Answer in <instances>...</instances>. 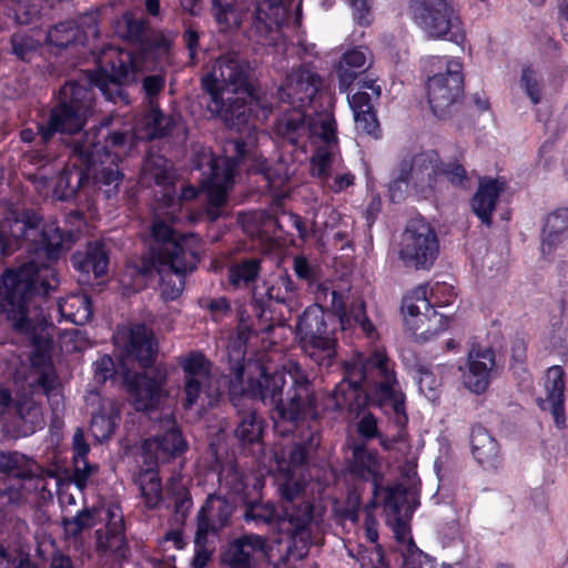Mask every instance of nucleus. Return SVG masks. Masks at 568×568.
<instances>
[{
  "label": "nucleus",
  "mask_w": 568,
  "mask_h": 568,
  "mask_svg": "<svg viewBox=\"0 0 568 568\" xmlns=\"http://www.w3.org/2000/svg\"><path fill=\"white\" fill-rule=\"evenodd\" d=\"M329 400L334 410L347 408L358 415L361 406L369 402L390 414L398 430L396 435L381 437V446L404 464L403 473L407 477L416 474L417 456L405 430L408 422L405 396L398 389L394 369L385 354L374 352L367 358L347 365L346 376L335 386Z\"/></svg>",
  "instance_id": "nucleus-1"
},
{
  "label": "nucleus",
  "mask_w": 568,
  "mask_h": 568,
  "mask_svg": "<svg viewBox=\"0 0 568 568\" xmlns=\"http://www.w3.org/2000/svg\"><path fill=\"white\" fill-rule=\"evenodd\" d=\"M257 376H250L243 394L275 407L274 427L282 435L295 432L308 419L318 416L313 385L296 362H290L283 371L270 373L254 365Z\"/></svg>",
  "instance_id": "nucleus-2"
},
{
  "label": "nucleus",
  "mask_w": 568,
  "mask_h": 568,
  "mask_svg": "<svg viewBox=\"0 0 568 568\" xmlns=\"http://www.w3.org/2000/svg\"><path fill=\"white\" fill-rule=\"evenodd\" d=\"M57 284L54 271L36 260L7 270L0 278V313L7 315L16 332L28 335L34 345L47 339L49 323L32 297L47 295Z\"/></svg>",
  "instance_id": "nucleus-3"
},
{
  "label": "nucleus",
  "mask_w": 568,
  "mask_h": 568,
  "mask_svg": "<svg viewBox=\"0 0 568 568\" xmlns=\"http://www.w3.org/2000/svg\"><path fill=\"white\" fill-rule=\"evenodd\" d=\"M200 250L197 235L176 233L168 223L155 220L149 250L142 255L138 271L144 276L155 272L160 276L161 297L174 301L184 290L186 274L196 268Z\"/></svg>",
  "instance_id": "nucleus-4"
},
{
  "label": "nucleus",
  "mask_w": 568,
  "mask_h": 568,
  "mask_svg": "<svg viewBox=\"0 0 568 568\" xmlns=\"http://www.w3.org/2000/svg\"><path fill=\"white\" fill-rule=\"evenodd\" d=\"M99 71H84L77 80L68 81L60 90L59 101L70 104L85 118L94 101L93 88L106 100L116 103L126 99L122 85L135 81L134 59L128 51L110 49Z\"/></svg>",
  "instance_id": "nucleus-5"
},
{
  "label": "nucleus",
  "mask_w": 568,
  "mask_h": 568,
  "mask_svg": "<svg viewBox=\"0 0 568 568\" xmlns=\"http://www.w3.org/2000/svg\"><path fill=\"white\" fill-rule=\"evenodd\" d=\"M280 493L282 510L278 517V531L287 535L291 540L287 557L301 560L308 554L311 545L313 505L304 499V486L298 481L283 483Z\"/></svg>",
  "instance_id": "nucleus-6"
},
{
  "label": "nucleus",
  "mask_w": 568,
  "mask_h": 568,
  "mask_svg": "<svg viewBox=\"0 0 568 568\" xmlns=\"http://www.w3.org/2000/svg\"><path fill=\"white\" fill-rule=\"evenodd\" d=\"M183 373V406L191 409L196 405L213 407L223 396L221 376L213 363L200 351H192L179 357Z\"/></svg>",
  "instance_id": "nucleus-7"
},
{
  "label": "nucleus",
  "mask_w": 568,
  "mask_h": 568,
  "mask_svg": "<svg viewBox=\"0 0 568 568\" xmlns=\"http://www.w3.org/2000/svg\"><path fill=\"white\" fill-rule=\"evenodd\" d=\"M110 121L104 120L99 126L83 132L70 141L71 154L88 169L98 164L101 158L120 161L134 144V134L130 130L116 131L109 129Z\"/></svg>",
  "instance_id": "nucleus-8"
},
{
  "label": "nucleus",
  "mask_w": 568,
  "mask_h": 568,
  "mask_svg": "<svg viewBox=\"0 0 568 568\" xmlns=\"http://www.w3.org/2000/svg\"><path fill=\"white\" fill-rule=\"evenodd\" d=\"M408 14L428 39L458 45L466 39L463 22L447 0H409Z\"/></svg>",
  "instance_id": "nucleus-9"
},
{
  "label": "nucleus",
  "mask_w": 568,
  "mask_h": 568,
  "mask_svg": "<svg viewBox=\"0 0 568 568\" xmlns=\"http://www.w3.org/2000/svg\"><path fill=\"white\" fill-rule=\"evenodd\" d=\"M230 155L211 160L210 176L203 182L206 191L205 214L211 222L220 219L227 202V191L234 181L237 163L248 154L246 143L242 139H230L225 145Z\"/></svg>",
  "instance_id": "nucleus-10"
},
{
  "label": "nucleus",
  "mask_w": 568,
  "mask_h": 568,
  "mask_svg": "<svg viewBox=\"0 0 568 568\" xmlns=\"http://www.w3.org/2000/svg\"><path fill=\"white\" fill-rule=\"evenodd\" d=\"M254 80L251 63L232 51L216 58L212 71L202 78L201 85L207 94L221 92L254 95Z\"/></svg>",
  "instance_id": "nucleus-11"
},
{
  "label": "nucleus",
  "mask_w": 568,
  "mask_h": 568,
  "mask_svg": "<svg viewBox=\"0 0 568 568\" xmlns=\"http://www.w3.org/2000/svg\"><path fill=\"white\" fill-rule=\"evenodd\" d=\"M439 253L435 230L424 219L408 222L402 237L400 260L416 270L429 268Z\"/></svg>",
  "instance_id": "nucleus-12"
},
{
  "label": "nucleus",
  "mask_w": 568,
  "mask_h": 568,
  "mask_svg": "<svg viewBox=\"0 0 568 568\" xmlns=\"http://www.w3.org/2000/svg\"><path fill=\"white\" fill-rule=\"evenodd\" d=\"M402 311L405 316L410 317H405V324L413 331L417 339L428 341L448 326V318L433 310L427 298L426 286H418L405 296Z\"/></svg>",
  "instance_id": "nucleus-13"
},
{
  "label": "nucleus",
  "mask_w": 568,
  "mask_h": 568,
  "mask_svg": "<svg viewBox=\"0 0 568 568\" xmlns=\"http://www.w3.org/2000/svg\"><path fill=\"white\" fill-rule=\"evenodd\" d=\"M382 490L386 523L393 531L396 548H400L414 541L409 520L418 503L415 493L400 484L383 487Z\"/></svg>",
  "instance_id": "nucleus-14"
},
{
  "label": "nucleus",
  "mask_w": 568,
  "mask_h": 568,
  "mask_svg": "<svg viewBox=\"0 0 568 568\" xmlns=\"http://www.w3.org/2000/svg\"><path fill=\"white\" fill-rule=\"evenodd\" d=\"M26 231H23L22 247L37 258L54 260L63 248L70 247V239L53 224L41 225L39 217L29 212L23 213Z\"/></svg>",
  "instance_id": "nucleus-15"
},
{
  "label": "nucleus",
  "mask_w": 568,
  "mask_h": 568,
  "mask_svg": "<svg viewBox=\"0 0 568 568\" xmlns=\"http://www.w3.org/2000/svg\"><path fill=\"white\" fill-rule=\"evenodd\" d=\"M114 341L121 349L120 362L125 371L133 363H138L142 368L151 367L154 364L158 343L153 332L146 325L132 324L126 329L119 331Z\"/></svg>",
  "instance_id": "nucleus-16"
},
{
  "label": "nucleus",
  "mask_w": 568,
  "mask_h": 568,
  "mask_svg": "<svg viewBox=\"0 0 568 568\" xmlns=\"http://www.w3.org/2000/svg\"><path fill=\"white\" fill-rule=\"evenodd\" d=\"M462 63L452 59L447 62L446 72L437 73L428 79L427 97L433 113L445 118L450 108L460 100L464 91Z\"/></svg>",
  "instance_id": "nucleus-17"
},
{
  "label": "nucleus",
  "mask_w": 568,
  "mask_h": 568,
  "mask_svg": "<svg viewBox=\"0 0 568 568\" xmlns=\"http://www.w3.org/2000/svg\"><path fill=\"white\" fill-rule=\"evenodd\" d=\"M323 80L314 70L300 67L293 70L277 90V99L293 109L310 106L318 94Z\"/></svg>",
  "instance_id": "nucleus-18"
},
{
  "label": "nucleus",
  "mask_w": 568,
  "mask_h": 568,
  "mask_svg": "<svg viewBox=\"0 0 568 568\" xmlns=\"http://www.w3.org/2000/svg\"><path fill=\"white\" fill-rule=\"evenodd\" d=\"M233 511V505L225 497L215 494L209 495L195 517L196 529L194 535H196L197 544L204 537L217 536L227 527Z\"/></svg>",
  "instance_id": "nucleus-19"
},
{
  "label": "nucleus",
  "mask_w": 568,
  "mask_h": 568,
  "mask_svg": "<svg viewBox=\"0 0 568 568\" xmlns=\"http://www.w3.org/2000/svg\"><path fill=\"white\" fill-rule=\"evenodd\" d=\"M141 183L148 186L154 183L162 187L161 201L172 209V212L175 206H180L171 164L164 156L151 152L146 154L141 168Z\"/></svg>",
  "instance_id": "nucleus-20"
},
{
  "label": "nucleus",
  "mask_w": 568,
  "mask_h": 568,
  "mask_svg": "<svg viewBox=\"0 0 568 568\" xmlns=\"http://www.w3.org/2000/svg\"><path fill=\"white\" fill-rule=\"evenodd\" d=\"M124 379L136 410L149 412L159 405L162 396V384L165 379L161 372L156 371L153 376H150L146 373L132 374L130 368H126Z\"/></svg>",
  "instance_id": "nucleus-21"
},
{
  "label": "nucleus",
  "mask_w": 568,
  "mask_h": 568,
  "mask_svg": "<svg viewBox=\"0 0 568 568\" xmlns=\"http://www.w3.org/2000/svg\"><path fill=\"white\" fill-rule=\"evenodd\" d=\"M85 118L78 113L77 109H72L70 104L59 101L51 109L47 124L38 126V133L43 143H48L55 133L68 134L65 144L70 148V141L81 134Z\"/></svg>",
  "instance_id": "nucleus-22"
},
{
  "label": "nucleus",
  "mask_w": 568,
  "mask_h": 568,
  "mask_svg": "<svg viewBox=\"0 0 568 568\" xmlns=\"http://www.w3.org/2000/svg\"><path fill=\"white\" fill-rule=\"evenodd\" d=\"M207 109L212 114L219 115L225 125L236 132L242 131L250 120V109L246 99L253 95L221 93L207 94Z\"/></svg>",
  "instance_id": "nucleus-23"
},
{
  "label": "nucleus",
  "mask_w": 568,
  "mask_h": 568,
  "mask_svg": "<svg viewBox=\"0 0 568 568\" xmlns=\"http://www.w3.org/2000/svg\"><path fill=\"white\" fill-rule=\"evenodd\" d=\"M267 538L256 534H245L229 542L221 552V564L226 568H255V554H266Z\"/></svg>",
  "instance_id": "nucleus-24"
},
{
  "label": "nucleus",
  "mask_w": 568,
  "mask_h": 568,
  "mask_svg": "<svg viewBox=\"0 0 568 568\" xmlns=\"http://www.w3.org/2000/svg\"><path fill=\"white\" fill-rule=\"evenodd\" d=\"M437 153L422 152L417 154H404L397 166L394 169L393 178L408 182L412 180L415 185L433 189V175L437 173Z\"/></svg>",
  "instance_id": "nucleus-25"
},
{
  "label": "nucleus",
  "mask_w": 568,
  "mask_h": 568,
  "mask_svg": "<svg viewBox=\"0 0 568 568\" xmlns=\"http://www.w3.org/2000/svg\"><path fill=\"white\" fill-rule=\"evenodd\" d=\"M325 296L331 295V307L334 314L338 316L339 325L343 331L358 326L362 332L373 338L376 335L374 324L366 316L365 304L361 300L345 301L344 295L337 291L324 288Z\"/></svg>",
  "instance_id": "nucleus-26"
},
{
  "label": "nucleus",
  "mask_w": 568,
  "mask_h": 568,
  "mask_svg": "<svg viewBox=\"0 0 568 568\" xmlns=\"http://www.w3.org/2000/svg\"><path fill=\"white\" fill-rule=\"evenodd\" d=\"M185 448L186 443L181 432L171 424L163 434L146 438L142 445V453L151 470L153 465L168 462L171 457L182 454Z\"/></svg>",
  "instance_id": "nucleus-27"
},
{
  "label": "nucleus",
  "mask_w": 568,
  "mask_h": 568,
  "mask_svg": "<svg viewBox=\"0 0 568 568\" xmlns=\"http://www.w3.org/2000/svg\"><path fill=\"white\" fill-rule=\"evenodd\" d=\"M497 371L498 364L491 348H473L468 354V372L464 375V383L471 392L481 394Z\"/></svg>",
  "instance_id": "nucleus-28"
},
{
  "label": "nucleus",
  "mask_w": 568,
  "mask_h": 568,
  "mask_svg": "<svg viewBox=\"0 0 568 568\" xmlns=\"http://www.w3.org/2000/svg\"><path fill=\"white\" fill-rule=\"evenodd\" d=\"M351 456L347 458V471L353 476L372 480L375 495L377 494L381 476L378 458L375 450L367 448L365 443L353 440L348 444Z\"/></svg>",
  "instance_id": "nucleus-29"
},
{
  "label": "nucleus",
  "mask_w": 568,
  "mask_h": 568,
  "mask_svg": "<svg viewBox=\"0 0 568 568\" xmlns=\"http://www.w3.org/2000/svg\"><path fill=\"white\" fill-rule=\"evenodd\" d=\"M336 337L335 326L329 325L322 306L313 304L304 310L296 323L298 341Z\"/></svg>",
  "instance_id": "nucleus-30"
},
{
  "label": "nucleus",
  "mask_w": 568,
  "mask_h": 568,
  "mask_svg": "<svg viewBox=\"0 0 568 568\" xmlns=\"http://www.w3.org/2000/svg\"><path fill=\"white\" fill-rule=\"evenodd\" d=\"M348 104L353 111L355 130L358 134L379 138L381 128L375 112V103L368 92L357 91L347 97Z\"/></svg>",
  "instance_id": "nucleus-31"
},
{
  "label": "nucleus",
  "mask_w": 568,
  "mask_h": 568,
  "mask_svg": "<svg viewBox=\"0 0 568 568\" xmlns=\"http://www.w3.org/2000/svg\"><path fill=\"white\" fill-rule=\"evenodd\" d=\"M297 287L287 274L278 275L273 282H264L263 287H255L252 293L253 305L291 304L296 296Z\"/></svg>",
  "instance_id": "nucleus-32"
},
{
  "label": "nucleus",
  "mask_w": 568,
  "mask_h": 568,
  "mask_svg": "<svg viewBox=\"0 0 568 568\" xmlns=\"http://www.w3.org/2000/svg\"><path fill=\"white\" fill-rule=\"evenodd\" d=\"M546 399L541 402L542 409H549L556 425L560 428L565 425V372L559 365L548 368L546 376Z\"/></svg>",
  "instance_id": "nucleus-33"
},
{
  "label": "nucleus",
  "mask_w": 568,
  "mask_h": 568,
  "mask_svg": "<svg viewBox=\"0 0 568 568\" xmlns=\"http://www.w3.org/2000/svg\"><path fill=\"white\" fill-rule=\"evenodd\" d=\"M109 516L106 527L95 531L97 550L99 552H112L120 558H125L128 546L124 537L123 518L113 510H109Z\"/></svg>",
  "instance_id": "nucleus-34"
},
{
  "label": "nucleus",
  "mask_w": 568,
  "mask_h": 568,
  "mask_svg": "<svg viewBox=\"0 0 568 568\" xmlns=\"http://www.w3.org/2000/svg\"><path fill=\"white\" fill-rule=\"evenodd\" d=\"M288 16L287 8L282 0H262L257 1L253 27L262 37H267L273 31H277L286 21Z\"/></svg>",
  "instance_id": "nucleus-35"
},
{
  "label": "nucleus",
  "mask_w": 568,
  "mask_h": 568,
  "mask_svg": "<svg viewBox=\"0 0 568 568\" xmlns=\"http://www.w3.org/2000/svg\"><path fill=\"white\" fill-rule=\"evenodd\" d=\"M371 65V52L363 47L346 51L337 68L338 89L346 92L355 79Z\"/></svg>",
  "instance_id": "nucleus-36"
},
{
  "label": "nucleus",
  "mask_w": 568,
  "mask_h": 568,
  "mask_svg": "<svg viewBox=\"0 0 568 568\" xmlns=\"http://www.w3.org/2000/svg\"><path fill=\"white\" fill-rule=\"evenodd\" d=\"M250 170L263 176L268 190L273 191L277 199L286 195L283 187L290 180L291 171L288 164L283 159L270 164L263 156L254 155Z\"/></svg>",
  "instance_id": "nucleus-37"
},
{
  "label": "nucleus",
  "mask_w": 568,
  "mask_h": 568,
  "mask_svg": "<svg viewBox=\"0 0 568 568\" xmlns=\"http://www.w3.org/2000/svg\"><path fill=\"white\" fill-rule=\"evenodd\" d=\"M504 192V183L498 180L487 179L479 183L477 192L471 199V209L480 221L490 226L491 214L496 209L497 201Z\"/></svg>",
  "instance_id": "nucleus-38"
},
{
  "label": "nucleus",
  "mask_w": 568,
  "mask_h": 568,
  "mask_svg": "<svg viewBox=\"0 0 568 568\" xmlns=\"http://www.w3.org/2000/svg\"><path fill=\"white\" fill-rule=\"evenodd\" d=\"M471 453L485 468H496L499 464V445L480 425H475L470 433Z\"/></svg>",
  "instance_id": "nucleus-39"
},
{
  "label": "nucleus",
  "mask_w": 568,
  "mask_h": 568,
  "mask_svg": "<svg viewBox=\"0 0 568 568\" xmlns=\"http://www.w3.org/2000/svg\"><path fill=\"white\" fill-rule=\"evenodd\" d=\"M234 406L236 407L235 437L243 445L258 443L263 435L262 417L252 406H240L237 403H234Z\"/></svg>",
  "instance_id": "nucleus-40"
},
{
  "label": "nucleus",
  "mask_w": 568,
  "mask_h": 568,
  "mask_svg": "<svg viewBox=\"0 0 568 568\" xmlns=\"http://www.w3.org/2000/svg\"><path fill=\"white\" fill-rule=\"evenodd\" d=\"M72 448V480L79 488L83 489L88 479L98 471V466L95 464H90L87 459V456L90 452V446L85 442L84 434L80 428H78L73 434Z\"/></svg>",
  "instance_id": "nucleus-41"
},
{
  "label": "nucleus",
  "mask_w": 568,
  "mask_h": 568,
  "mask_svg": "<svg viewBox=\"0 0 568 568\" xmlns=\"http://www.w3.org/2000/svg\"><path fill=\"white\" fill-rule=\"evenodd\" d=\"M71 261L74 268L87 274L92 272L94 277L102 276L109 264L108 252L101 242L89 243L85 252L74 253Z\"/></svg>",
  "instance_id": "nucleus-42"
},
{
  "label": "nucleus",
  "mask_w": 568,
  "mask_h": 568,
  "mask_svg": "<svg viewBox=\"0 0 568 568\" xmlns=\"http://www.w3.org/2000/svg\"><path fill=\"white\" fill-rule=\"evenodd\" d=\"M55 311L67 321L75 325H84L93 314L91 298L83 293H75L60 298Z\"/></svg>",
  "instance_id": "nucleus-43"
},
{
  "label": "nucleus",
  "mask_w": 568,
  "mask_h": 568,
  "mask_svg": "<svg viewBox=\"0 0 568 568\" xmlns=\"http://www.w3.org/2000/svg\"><path fill=\"white\" fill-rule=\"evenodd\" d=\"M302 353L320 367H331L337 356V338L298 341Z\"/></svg>",
  "instance_id": "nucleus-44"
},
{
  "label": "nucleus",
  "mask_w": 568,
  "mask_h": 568,
  "mask_svg": "<svg viewBox=\"0 0 568 568\" xmlns=\"http://www.w3.org/2000/svg\"><path fill=\"white\" fill-rule=\"evenodd\" d=\"M36 377L32 381L33 386L42 389L48 397L53 413H59L63 406V398L60 388L59 377L51 364H45L34 369Z\"/></svg>",
  "instance_id": "nucleus-45"
},
{
  "label": "nucleus",
  "mask_w": 568,
  "mask_h": 568,
  "mask_svg": "<svg viewBox=\"0 0 568 568\" xmlns=\"http://www.w3.org/2000/svg\"><path fill=\"white\" fill-rule=\"evenodd\" d=\"M118 162L114 159L105 160L101 158V161H98L101 166L93 173V183L103 190L106 199H112L118 194L124 178Z\"/></svg>",
  "instance_id": "nucleus-46"
},
{
  "label": "nucleus",
  "mask_w": 568,
  "mask_h": 568,
  "mask_svg": "<svg viewBox=\"0 0 568 568\" xmlns=\"http://www.w3.org/2000/svg\"><path fill=\"white\" fill-rule=\"evenodd\" d=\"M339 164L337 145H321L312 156L311 172L324 184L333 176V173L341 166Z\"/></svg>",
  "instance_id": "nucleus-47"
},
{
  "label": "nucleus",
  "mask_w": 568,
  "mask_h": 568,
  "mask_svg": "<svg viewBox=\"0 0 568 568\" xmlns=\"http://www.w3.org/2000/svg\"><path fill=\"white\" fill-rule=\"evenodd\" d=\"M23 231H26L23 214L21 216L7 217L0 223L1 256H9L22 247Z\"/></svg>",
  "instance_id": "nucleus-48"
},
{
  "label": "nucleus",
  "mask_w": 568,
  "mask_h": 568,
  "mask_svg": "<svg viewBox=\"0 0 568 568\" xmlns=\"http://www.w3.org/2000/svg\"><path fill=\"white\" fill-rule=\"evenodd\" d=\"M261 273V260L246 257L234 262L229 267V283L235 288L252 286Z\"/></svg>",
  "instance_id": "nucleus-49"
},
{
  "label": "nucleus",
  "mask_w": 568,
  "mask_h": 568,
  "mask_svg": "<svg viewBox=\"0 0 568 568\" xmlns=\"http://www.w3.org/2000/svg\"><path fill=\"white\" fill-rule=\"evenodd\" d=\"M45 41L58 48L70 45H84L83 36L79 33L77 23L72 19L61 21L49 28Z\"/></svg>",
  "instance_id": "nucleus-50"
},
{
  "label": "nucleus",
  "mask_w": 568,
  "mask_h": 568,
  "mask_svg": "<svg viewBox=\"0 0 568 568\" xmlns=\"http://www.w3.org/2000/svg\"><path fill=\"white\" fill-rule=\"evenodd\" d=\"M568 230V210L560 209L550 213L542 229L541 250L546 246L550 250L561 241L564 233Z\"/></svg>",
  "instance_id": "nucleus-51"
},
{
  "label": "nucleus",
  "mask_w": 568,
  "mask_h": 568,
  "mask_svg": "<svg viewBox=\"0 0 568 568\" xmlns=\"http://www.w3.org/2000/svg\"><path fill=\"white\" fill-rule=\"evenodd\" d=\"M171 41L163 36L156 37L152 43L150 44V49L145 51L142 55H133L131 52V57L134 59V72L136 73L141 69V60H151L155 59V64L159 65L161 71L165 70L171 64Z\"/></svg>",
  "instance_id": "nucleus-52"
},
{
  "label": "nucleus",
  "mask_w": 568,
  "mask_h": 568,
  "mask_svg": "<svg viewBox=\"0 0 568 568\" xmlns=\"http://www.w3.org/2000/svg\"><path fill=\"white\" fill-rule=\"evenodd\" d=\"M84 180H87V175L78 168L63 170L58 176L54 185L55 196L61 201L72 199Z\"/></svg>",
  "instance_id": "nucleus-53"
},
{
  "label": "nucleus",
  "mask_w": 568,
  "mask_h": 568,
  "mask_svg": "<svg viewBox=\"0 0 568 568\" xmlns=\"http://www.w3.org/2000/svg\"><path fill=\"white\" fill-rule=\"evenodd\" d=\"M307 115L310 118L308 129L311 133L318 136L324 142V145H337L336 121L333 113L325 111L316 113L314 116Z\"/></svg>",
  "instance_id": "nucleus-54"
},
{
  "label": "nucleus",
  "mask_w": 568,
  "mask_h": 568,
  "mask_svg": "<svg viewBox=\"0 0 568 568\" xmlns=\"http://www.w3.org/2000/svg\"><path fill=\"white\" fill-rule=\"evenodd\" d=\"M95 509L83 508L73 517H63L61 526L67 539H78L84 530L91 529L95 525Z\"/></svg>",
  "instance_id": "nucleus-55"
},
{
  "label": "nucleus",
  "mask_w": 568,
  "mask_h": 568,
  "mask_svg": "<svg viewBox=\"0 0 568 568\" xmlns=\"http://www.w3.org/2000/svg\"><path fill=\"white\" fill-rule=\"evenodd\" d=\"M308 115L302 109H294L292 113L285 114L278 120L276 132L291 144L298 143L300 132L305 129V119Z\"/></svg>",
  "instance_id": "nucleus-56"
},
{
  "label": "nucleus",
  "mask_w": 568,
  "mask_h": 568,
  "mask_svg": "<svg viewBox=\"0 0 568 568\" xmlns=\"http://www.w3.org/2000/svg\"><path fill=\"white\" fill-rule=\"evenodd\" d=\"M121 36L132 43L144 44L149 40V27L145 20L132 13H125L121 26Z\"/></svg>",
  "instance_id": "nucleus-57"
},
{
  "label": "nucleus",
  "mask_w": 568,
  "mask_h": 568,
  "mask_svg": "<svg viewBox=\"0 0 568 568\" xmlns=\"http://www.w3.org/2000/svg\"><path fill=\"white\" fill-rule=\"evenodd\" d=\"M169 494L173 501L174 523L183 526L193 506L191 494L182 484L172 485L169 488Z\"/></svg>",
  "instance_id": "nucleus-58"
},
{
  "label": "nucleus",
  "mask_w": 568,
  "mask_h": 568,
  "mask_svg": "<svg viewBox=\"0 0 568 568\" xmlns=\"http://www.w3.org/2000/svg\"><path fill=\"white\" fill-rule=\"evenodd\" d=\"M396 550L402 556L403 568H445V565L433 564L428 556L425 555L415 544L409 541Z\"/></svg>",
  "instance_id": "nucleus-59"
},
{
  "label": "nucleus",
  "mask_w": 568,
  "mask_h": 568,
  "mask_svg": "<svg viewBox=\"0 0 568 568\" xmlns=\"http://www.w3.org/2000/svg\"><path fill=\"white\" fill-rule=\"evenodd\" d=\"M211 12L221 31L237 28L241 23L233 3L229 0H212Z\"/></svg>",
  "instance_id": "nucleus-60"
},
{
  "label": "nucleus",
  "mask_w": 568,
  "mask_h": 568,
  "mask_svg": "<svg viewBox=\"0 0 568 568\" xmlns=\"http://www.w3.org/2000/svg\"><path fill=\"white\" fill-rule=\"evenodd\" d=\"M320 445V437L317 433L312 432L305 438L293 444L288 450V463L293 467L302 466L306 463L308 455L314 452Z\"/></svg>",
  "instance_id": "nucleus-61"
},
{
  "label": "nucleus",
  "mask_w": 568,
  "mask_h": 568,
  "mask_svg": "<svg viewBox=\"0 0 568 568\" xmlns=\"http://www.w3.org/2000/svg\"><path fill=\"white\" fill-rule=\"evenodd\" d=\"M220 485L232 494L240 495L245 491V477L237 464L229 462L224 464L219 475Z\"/></svg>",
  "instance_id": "nucleus-62"
},
{
  "label": "nucleus",
  "mask_w": 568,
  "mask_h": 568,
  "mask_svg": "<svg viewBox=\"0 0 568 568\" xmlns=\"http://www.w3.org/2000/svg\"><path fill=\"white\" fill-rule=\"evenodd\" d=\"M227 364L229 369L233 374L231 387L235 384L241 385L245 373V347L241 342H234L227 346Z\"/></svg>",
  "instance_id": "nucleus-63"
},
{
  "label": "nucleus",
  "mask_w": 568,
  "mask_h": 568,
  "mask_svg": "<svg viewBox=\"0 0 568 568\" xmlns=\"http://www.w3.org/2000/svg\"><path fill=\"white\" fill-rule=\"evenodd\" d=\"M12 410H14L19 419L34 427L43 423L41 407L32 397L22 396L18 400H13Z\"/></svg>",
  "instance_id": "nucleus-64"
}]
</instances>
